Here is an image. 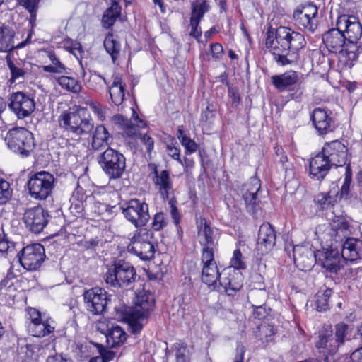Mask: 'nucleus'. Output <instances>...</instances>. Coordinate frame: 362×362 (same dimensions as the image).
I'll use <instances>...</instances> for the list:
<instances>
[{"label":"nucleus","mask_w":362,"mask_h":362,"mask_svg":"<svg viewBox=\"0 0 362 362\" xmlns=\"http://www.w3.org/2000/svg\"><path fill=\"white\" fill-rule=\"evenodd\" d=\"M267 293L262 290L252 291L248 296L249 302L253 308L257 305H264L266 302Z\"/></svg>","instance_id":"864d4df0"},{"label":"nucleus","mask_w":362,"mask_h":362,"mask_svg":"<svg viewBox=\"0 0 362 362\" xmlns=\"http://www.w3.org/2000/svg\"><path fill=\"white\" fill-rule=\"evenodd\" d=\"M136 124H132L130 121L129 122V124L126 125V127L123 129L124 133L129 137H138L139 138V128H143L146 126V123L144 120L139 118L138 116H136L134 118Z\"/></svg>","instance_id":"8fccbe9b"},{"label":"nucleus","mask_w":362,"mask_h":362,"mask_svg":"<svg viewBox=\"0 0 362 362\" xmlns=\"http://www.w3.org/2000/svg\"><path fill=\"white\" fill-rule=\"evenodd\" d=\"M322 41L327 49L332 53L339 54V63L342 68L351 69L356 61L342 62L341 54L346 51L347 43L346 37L341 31L336 26L335 28H331L322 35Z\"/></svg>","instance_id":"1a4fd4ad"},{"label":"nucleus","mask_w":362,"mask_h":362,"mask_svg":"<svg viewBox=\"0 0 362 362\" xmlns=\"http://www.w3.org/2000/svg\"><path fill=\"white\" fill-rule=\"evenodd\" d=\"M49 215L47 210L37 205L26 209L23 214L25 228L34 233H41L49 222Z\"/></svg>","instance_id":"4468645a"},{"label":"nucleus","mask_w":362,"mask_h":362,"mask_svg":"<svg viewBox=\"0 0 362 362\" xmlns=\"http://www.w3.org/2000/svg\"><path fill=\"white\" fill-rule=\"evenodd\" d=\"M7 66L10 71L11 77L8 81L11 84L16 82H23L29 73L28 64L22 60H6Z\"/></svg>","instance_id":"c756f323"},{"label":"nucleus","mask_w":362,"mask_h":362,"mask_svg":"<svg viewBox=\"0 0 362 362\" xmlns=\"http://www.w3.org/2000/svg\"><path fill=\"white\" fill-rule=\"evenodd\" d=\"M294 262L302 270L310 269L313 263V252L307 248L296 246L293 247Z\"/></svg>","instance_id":"2f4dec72"},{"label":"nucleus","mask_w":362,"mask_h":362,"mask_svg":"<svg viewBox=\"0 0 362 362\" xmlns=\"http://www.w3.org/2000/svg\"><path fill=\"white\" fill-rule=\"evenodd\" d=\"M153 295L146 291H141L136 293L134 299V307L131 311V320L144 319L148 316L154 307Z\"/></svg>","instance_id":"4be33fe9"},{"label":"nucleus","mask_w":362,"mask_h":362,"mask_svg":"<svg viewBox=\"0 0 362 362\" xmlns=\"http://www.w3.org/2000/svg\"><path fill=\"white\" fill-rule=\"evenodd\" d=\"M243 281L244 277L240 271L226 268L221 272L216 289L226 293L228 296H234L242 288Z\"/></svg>","instance_id":"2eb2a0df"},{"label":"nucleus","mask_w":362,"mask_h":362,"mask_svg":"<svg viewBox=\"0 0 362 362\" xmlns=\"http://www.w3.org/2000/svg\"><path fill=\"white\" fill-rule=\"evenodd\" d=\"M5 141L10 150L22 158L30 156L36 147L33 134L25 127L9 129Z\"/></svg>","instance_id":"20e7f679"},{"label":"nucleus","mask_w":362,"mask_h":362,"mask_svg":"<svg viewBox=\"0 0 362 362\" xmlns=\"http://www.w3.org/2000/svg\"><path fill=\"white\" fill-rule=\"evenodd\" d=\"M86 104L89 106L100 121H104L105 119L107 112L109 110L107 107L92 100H87Z\"/></svg>","instance_id":"5fc2aeb1"},{"label":"nucleus","mask_w":362,"mask_h":362,"mask_svg":"<svg viewBox=\"0 0 362 362\" xmlns=\"http://www.w3.org/2000/svg\"><path fill=\"white\" fill-rule=\"evenodd\" d=\"M352 182V173L351 170L350 165L349 164L346 167V172L344 174V178L343 184L341 185L340 191L339 190V199H347L350 192V186Z\"/></svg>","instance_id":"09e8293b"},{"label":"nucleus","mask_w":362,"mask_h":362,"mask_svg":"<svg viewBox=\"0 0 362 362\" xmlns=\"http://www.w3.org/2000/svg\"><path fill=\"white\" fill-rule=\"evenodd\" d=\"M322 266L330 273H337L344 266V259L337 250L330 249L322 252L320 257Z\"/></svg>","instance_id":"bb28decb"},{"label":"nucleus","mask_w":362,"mask_h":362,"mask_svg":"<svg viewBox=\"0 0 362 362\" xmlns=\"http://www.w3.org/2000/svg\"><path fill=\"white\" fill-rule=\"evenodd\" d=\"M181 144L185 147L186 153L189 154L194 153L198 148L197 144L189 136H184Z\"/></svg>","instance_id":"0e129e2a"},{"label":"nucleus","mask_w":362,"mask_h":362,"mask_svg":"<svg viewBox=\"0 0 362 362\" xmlns=\"http://www.w3.org/2000/svg\"><path fill=\"white\" fill-rule=\"evenodd\" d=\"M53 322L49 320H42L37 322H29L28 325V332L33 337H45L54 330Z\"/></svg>","instance_id":"f704fd0d"},{"label":"nucleus","mask_w":362,"mask_h":362,"mask_svg":"<svg viewBox=\"0 0 362 362\" xmlns=\"http://www.w3.org/2000/svg\"><path fill=\"white\" fill-rule=\"evenodd\" d=\"M173 351L176 362H189V352L187 346L183 343H175L173 346Z\"/></svg>","instance_id":"3c124183"},{"label":"nucleus","mask_w":362,"mask_h":362,"mask_svg":"<svg viewBox=\"0 0 362 362\" xmlns=\"http://www.w3.org/2000/svg\"><path fill=\"white\" fill-rule=\"evenodd\" d=\"M59 126L75 136L89 134L94 128V122L86 108L77 107L62 112L58 117Z\"/></svg>","instance_id":"7ed1b4c3"},{"label":"nucleus","mask_w":362,"mask_h":362,"mask_svg":"<svg viewBox=\"0 0 362 362\" xmlns=\"http://www.w3.org/2000/svg\"><path fill=\"white\" fill-rule=\"evenodd\" d=\"M54 348V344L47 340L39 343L27 344L25 346L26 355L30 358L37 360L40 356L49 354Z\"/></svg>","instance_id":"473e14b6"},{"label":"nucleus","mask_w":362,"mask_h":362,"mask_svg":"<svg viewBox=\"0 0 362 362\" xmlns=\"http://www.w3.org/2000/svg\"><path fill=\"white\" fill-rule=\"evenodd\" d=\"M336 26L346 37V51L341 54L342 62L357 61L359 54L362 52V24L358 16L354 15H341L336 21Z\"/></svg>","instance_id":"f03ea898"},{"label":"nucleus","mask_w":362,"mask_h":362,"mask_svg":"<svg viewBox=\"0 0 362 362\" xmlns=\"http://www.w3.org/2000/svg\"><path fill=\"white\" fill-rule=\"evenodd\" d=\"M136 276V269L129 262L119 260L107 269L105 281L112 287L124 288L132 286Z\"/></svg>","instance_id":"39448f33"},{"label":"nucleus","mask_w":362,"mask_h":362,"mask_svg":"<svg viewBox=\"0 0 362 362\" xmlns=\"http://www.w3.org/2000/svg\"><path fill=\"white\" fill-rule=\"evenodd\" d=\"M97 161L110 180L120 178L126 168V158L118 151L108 147L97 157Z\"/></svg>","instance_id":"423d86ee"},{"label":"nucleus","mask_w":362,"mask_h":362,"mask_svg":"<svg viewBox=\"0 0 362 362\" xmlns=\"http://www.w3.org/2000/svg\"><path fill=\"white\" fill-rule=\"evenodd\" d=\"M120 7L118 4H112L105 11L102 18V23L105 28H110L120 14Z\"/></svg>","instance_id":"a19ab883"},{"label":"nucleus","mask_w":362,"mask_h":362,"mask_svg":"<svg viewBox=\"0 0 362 362\" xmlns=\"http://www.w3.org/2000/svg\"><path fill=\"white\" fill-rule=\"evenodd\" d=\"M318 8L313 4H307L298 7L293 12V18L295 23L311 33L318 26Z\"/></svg>","instance_id":"dca6fc26"},{"label":"nucleus","mask_w":362,"mask_h":362,"mask_svg":"<svg viewBox=\"0 0 362 362\" xmlns=\"http://www.w3.org/2000/svg\"><path fill=\"white\" fill-rule=\"evenodd\" d=\"M115 207V206H111L105 203L95 201L90 206V211L93 214V216L96 218L106 214L108 215L111 214Z\"/></svg>","instance_id":"de8ad7c7"},{"label":"nucleus","mask_w":362,"mask_h":362,"mask_svg":"<svg viewBox=\"0 0 362 362\" xmlns=\"http://www.w3.org/2000/svg\"><path fill=\"white\" fill-rule=\"evenodd\" d=\"M112 143V137L103 125L96 126L92 136L91 146L94 150H100L109 146Z\"/></svg>","instance_id":"72a5a7b5"},{"label":"nucleus","mask_w":362,"mask_h":362,"mask_svg":"<svg viewBox=\"0 0 362 362\" xmlns=\"http://www.w3.org/2000/svg\"><path fill=\"white\" fill-rule=\"evenodd\" d=\"M45 362H71V361L63 356L62 354H54L47 356Z\"/></svg>","instance_id":"774afa93"},{"label":"nucleus","mask_w":362,"mask_h":362,"mask_svg":"<svg viewBox=\"0 0 362 362\" xmlns=\"http://www.w3.org/2000/svg\"><path fill=\"white\" fill-rule=\"evenodd\" d=\"M318 352L324 356V361L328 362V356H333L340 348L334 337L330 325H324L319 331L318 339L315 342Z\"/></svg>","instance_id":"a211bd4d"},{"label":"nucleus","mask_w":362,"mask_h":362,"mask_svg":"<svg viewBox=\"0 0 362 362\" xmlns=\"http://www.w3.org/2000/svg\"><path fill=\"white\" fill-rule=\"evenodd\" d=\"M210 6L206 0H196L191 4L190 18L201 21L204 14L209 11Z\"/></svg>","instance_id":"79ce46f5"},{"label":"nucleus","mask_w":362,"mask_h":362,"mask_svg":"<svg viewBox=\"0 0 362 362\" xmlns=\"http://www.w3.org/2000/svg\"><path fill=\"white\" fill-rule=\"evenodd\" d=\"M127 338L125 331L118 325H112L110 329L106 333V341L112 348L121 346Z\"/></svg>","instance_id":"e433bc0d"},{"label":"nucleus","mask_w":362,"mask_h":362,"mask_svg":"<svg viewBox=\"0 0 362 362\" xmlns=\"http://www.w3.org/2000/svg\"><path fill=\"white\" fill-rule=\"evenodd\" d=\"M349 327L345 323H338L334 326V332L333 331L335 341L341 347L346 341L350 340Z\"/></svg>","instance_id":"c03bdc74"},{"label":"nucleus","mask_w":362,"mask_h":362,"mask_svg":"<svg viewBox=\"0 0 362 362\" xmlns=\"http://www.w3.org/2000/svg\"><path fill=\"white\" fill-rule=\"evenodd\" d=\"M17 256L24 269L30 271L36 270L45 260V248L40 243L28 245L17 253Z\"/></svg>","instance_id":"ddd939ff"},{"label":"nucleus","mask_w":362,"mask_h":362,"mask_svg":"<svg viewBox=\"0 0 362 362\" xmlns=\"http://www.w3.org/2000/svg\"><path fill=\"white\" fill-rule=\"evenodd\" d=\"M8 107L18 119H23L35 111V102L30 95L16 91L10 95Z\"/></svg>","instance_id":"9b49d317"},{"label":"nucleus","mask_w":362,"mask_h":362,"mask_svg":"<svg viewBox=\"0 0 362 362\" xmlns=\"http://www.w3.org/2000/svg\"><path fill=\"white\" fill-rule=\"evenodd\" d=\"M83 296L86 310L93 315H101L105 311L111 296L105 289L94 287L86 290Z\"/></svg>","instance_id":"f8f14e48"},{"label":"nucleus","mask_w":362,"mask_h":362,"mask_svg":"<svg viewBox=\"0 0 362 362\" xmlns=\"http://www.w3.org/2000/svg\"><path fill=\"white\" fill-rule=\"evenodd\" d=\"M176 202H177L175 198H169L168 204L170 207V214L172 218L173 219L174 223L177 225L180 221V215L176 206Z\"/></svg>","instance_id":"69168bd1"},{"label":"nucleus","mask_w":362,"mask_h":362,"mask_svg":"<svg viewBox=\"0 0 362 362\" xmlns=\"http://www.w3.org/2000/svg\"><path fill=\"white\" fill-rule=\"evenodd\" d=\"M30 32L25 40L16 42L14 31L8 26L0 25V52H7L13 49H21L30 42Z\"/></svg>","instance_id":"b1692460"},{"label":"nucleus","mask_w":362,"mask_h":362,"mask_svg":"<svg viewBox=\"0 0 362 362\" xmlns=\"http://www.w3.org/2000/svg\"><path fill=\"white\" fill-rule=\"evenodd\" d=\"M339 197V188L333 187L327 193H320L317 195V202L322 206L333 205Z\"/></svg>","instance_id":"49530a36"},{"label":"nucleus","mask_w":362,"mask_h":362,"mask_svg":"<svg viewBox=\"0 0 362 362\" xmlns=\"http://www.w3.org/2000/svg\"><path fill=\"white\" fill-rule=\"evenodd\" d=\"M332 291L326 289L323 293H317L316 295V308L318 311H325L329 308V300Z\"/></svg>","instance_id":"603ef678"},{"label":"nucleus","mask_w":362,"mask_h":362,"mask_svg":"<svg viewBox=\"0 0 362 362\" xmlns=\"http://www.w3.org/2000/svg\"><path fill=\"white\" fill-rule=\"evenodd\" d=\"M149 166L153 169V182L156 189L163 200L169 199L170 195L173 192V181L169 171L166 170L158 171L155 164H150Z\"/></svg>","instance_id":"5701e85b"},{"label":"nucleus","mask_w":362,"mask_h":362,"mask_svg":"<svg viewBox=\"0 0 362 362\" xmlns=\"http://www.w3.org/2000/svg\"><path fill=\"white\" fill-rule=\"evenodd\" d=\"M331 236L335 242H343L344 239L349 238L350 226L347 221L337 220L331 224Z\"/></svg>","instance_id":"4c0bfd02"},{"label":"nucleus","mask_w":362,"mask_h":362,"mask_svg":"<svg viewBox=\"0 0 362 362\" xmlns=\"http://www.w3.org/2000/svg\"><path fill=\"white\" fill-rule=\"evenodd\" d=\"M230 266L228 268L235 269L238 271L245 269L247 266L245 262L242 252L240 249H235L233 251V257L230 262Z\"/></svg>","instance_id":"13d9d810"},{"label":"nucleus","mask_w":362,"mask_h":362,"mask_svg":"<svg viewBox=\"0 0 362 362\" xmlns=\"http://www.w3.org/2000/svg\"><path fill=\"white\" fill-rule=\"evenodd\" d=\"M141 143L146 146V151L148 154L151 153L154 148V141L153 138H151L148 134H139V138Z\"/></svg>","instance_id":"338daca9"},{"label":"nucleus","mask_w":362,"mask_h":362,"mask_svg":"<svg viewBox=\"0 0 362 362\" xmlns=\"http://www.w3.org/2000/svg\"><path fill=\"white\" fill-rule=\"evenodd\" d=\"M152 237V233L146 228L137 229L130 238L127 251L144 261L153 259L156 250L151 240Z\"/></svg>","instance_id":"0eeeda50"},{"label":"nucleus","mask_w":362,"mask_h":362,"mask_svg":"<svg viewBox=\"0 0 362 362\" xmlns=\"http://www.w3.org/2000/svg\"><path fill=\"white\" fill-rule=\"evenodd\" d=\"M19 5L24 7L30 14V23L36 21V14L38 8L37 0H18Z\"/></svg>","instance_id":"4d7b16f0"},{"label":"nucleus","mask_w":362,"mask_h":362,"mask_svg":"<svg viewBox=\"0 0 362 362\" xmlns=\"http://www.w3.org/2000/svg\"><path fill=\"white\" fill-rule=\"evenodd\" d=\"M261 182L255 177H251L249 181L244 183L239 189L240 194L245 201L247 210L253 214L259 202V192Z\"/></svg>","instance_id":"6ab92c4d"},{"label":"nucleus","mask_w":362,"mask_h":362,"mask_svg":"<svg viewBox=\"0 0 362 362\" xmlns=\"http://www.w3.org/2000/svg\"><path fill=\"white\" fill-rule=\"evenodd\" d=\"M125 83H122V78L119 76L114 77L112 85L109 87V94L112 102L115 105L122 104L125 98Z\"/></svg>","instance_id":"c9c22d12"},{"label":"nucleus","mask_w":362,"mask_h":362,"mask_svg":"<svg viewBox=\"0 0 362 362\" xmlns=\"http://www.w3.org/2000/svg\"><path fill=\"white\" fill-rule=\"evenodd\" d=\"M200 21L190 18V23L189 25V28L190 29L189 35L197 40L199 41V38L202 36V28L199 25Z\"/></svg>","instance_id":"680f3d73"},{"label":"nucleus","mask_w":362,"mask_h":362,"mask_svg":"<svg viewBox=\"0 0 362 362\" xmlns=\"http://www.w3.org/2000/svg\"><path fill=\"white\" fill-rule=\"evenodd\" d=\"M82 191L83 189L81 188L76 189V191L73 192L72 197L70 199V210L75 216L81 214L85 208L84 201L86 197Z\"/></svg>","instance_id":"ea45409f"},{"label":"nucleus","mask_w":362,"mask_h":362,"mask_svg":"<svg viewBox=\"0 0 362 362\" xmlns=\"http://www.w3.org/2000/svg\"><path fill=\"white\" fill-rule=\"evenodd\" d=\"M167 225V221L165 216L163 213H157L154 216V218L152 223V228L155 230H160Z\"/></svg>","instance_id":"e2e57ef3"},{"label":"nucleus","mask_w":362,"mask_h":362,"mask_svg":"<svg viewBox=\"0 0 362 362\" xmlns=\"http://www.w3.org/2000/svg\"><path fill=\"white\" fill-rule=\"evenodd\" d=\"M298 80V73L293 70L287 71L281 74L272 76L271 78L272 83L280 92L285 91L290 86L296 84Z\"/></svg>","instance_id":"7c9ffc66"},{"label":"nucleus","mask_w":362,"mask_h":362,"mask_svg":"<svg viewBox=\"0 0 362 362\" xmlns=\"http://www.w3.org/2000/svg\"><path fill=\"white\" fill-rule=\"evenodd\" d=\"M103 45L105 50L111 56L112 61L115 62L119 55V42L115 39L112 34H108L104 40Z\"/></svg>","instance_id":"37998d69"},{"label":"nucleus","mask_w":362,"mask_h":362,"mask_svg":"<svg viewBox=\"0 0 362 362\" xmlns=\"http://www.w3.org/2000/svg\"><path fill=\"white\" fill-rule=\"evenodd\" d=\"M88 84L90 88L96 90L107 85V82L103 76L95 72L90 74Z\"/></svg>","instance_id":"bf43d9fd"},{"label":"nucleus","mask_w":362,"mask_h":362,"mask_svg":"<svg viewBox=\"0 0 362 362\" xmlns=\"http://www.w3.org/2000/svg\"><path fill=\"white\" fill-rule=\"evenodd\" d=\"M306 45L304 35L288 27H279L275 31L268 30L265 46L274 56L277 64H291L299 58V51Z\"/></svg>","instance_id":"f257e3e1"},{"label":"nucleus","mask_w":362,"mask_h":362,"mask_svg":"<svg viewBox=\"0 0 362 362\" xmlns=\"http://www.w3.org/2000/svg\"><path fill=\"white\" fill-rule=\"evenodd\" d=\"M54 182L55 178L52 173L45 170L37 172L28 181L29 194L35 199L45 200L52 194Z\"/></svg>","instance_id":"6e6552de"},{"label":"nucleus","mask_w":362,"mask_h":362,"mask_svg":"<svg viewBox=\"0 0 362 362\" xmlns=\"http://www.w3.org/2000/svg\"><path fill=\"white\" fill-rule=\"evenodd\" d=\"M276 233L272 226L269 223L262 224L259 229L257 238L258 249L262 252H267L275 245Z\"/></svg>","instance_id":"c85d7f7f"},{"label":"nucleus","mask_w":362,"mask_h":362,"mask_svg":"<svg viewBox=\"0 0 362 362\" xmlns=\"http://www.w3.org/2000/svg\"><path fill=\"white\" fill-rule=\"evenodd\" d=\"M260 339L264 341H269L273 339L275 334L274 327L270 325H264L259 327Z\"/></svg>","instance_id":"052dcab7"},{"label":"nucleus","mask_w":362,"mask_h":362,"mask_svg":"<svg viewBox=\"0 0 362 362\" xmlns=\"http://www.w3.org/2000/svg\"><path fill=\"white\" fill-rule=\"evenodd\" d=\"M332 167V165L321 151L310 160V175L315 180H322L326 176Z\"/></svg>","instance_id":"a878e982"},{"label":"nucleus","mask_w":362,"mask_h":362,"mask_svg":"<svg viewBox=\"0 0 362 362\" xmlns=\"http://www.w3.org/2000/svg\"><path fill=\"white\" fill-rule=\"evenodd\" d=\"M331 112L322 108H315L310 115L313 124L319 134L324 135L333 130L334 121Z\"/></svg>","instance_id":"393cba45"},{"label":"nucleus","mask_w":362,"mask_h":362,"mask_svg":"<svg viewBox=\"0 0 362 362\" xmlns=\"http://www.w3.org/2000/svg\"><path fill=\"white\" fill-rule=\"evenodd\" d=\"M322 152L332 166H343L349 160L347 146L338 140L327 142Z\"/></svg>","instance_id":"412c9836"},{"label":"nucleus","mask_w":362,"mask_h":362,"mask_svg":"<svg viewBox=\"0 0 362 362\" xmlns=\"http://www.w3.org/2000/svg\"><path fill=\"white\" fill-rule=\"evenodd\" d=\"M201 262L202 264V281L209 287L213 286L214 289H216L218 286L216 281H219L221 272H218L214 254L206 250L202 254Z\"/></svg>","instance_id":"aec40b11"},{"label":"nucleus","mask_w":362,"mask_h":362,"mask_svg":"<svg viewBox=\"0 0 362 362\" xmlns=\"http://www.w3.org/2000/svg\"><path fill=\"white\" fill-rule=\"evenodd\" d=\"M57 82L62 88L74 93H78L81 90L80 83L73 77L62 76L58 78Z\"/></svg>","instance_id":"a18cd8bd"},{"label":"nucleus","mask_w":362,"mask_h":362,"mask_svg":"<svg viewBox=\"0 0 362 362\" xmlns=\"http://www.w3.org/2000/svg\"><path fill=\"white\" fill-rule=\"evenodd\" d=\"M47 57L51 62V64L42 66V70L48 73L68 74L65 65L57 57L53 51L47 52Z\"/></svg>","instance_id":"58836bf2"},{"label":"nucleus","mask_w":362,"mask_h":362,"mask_svg":"<svg viewBox=\"0 0 362 362\" xmlns=\"http://www.w3.org/2000/svg\"><path fill=\"white\" fill-rule=\"evenodd\" d=\"M12 192L9 182L0 177V205L5 204L10 200Z\"/></svg>","instance_id":"6e6d98bb"},{"label":"nucleus","mask_w":362,"mask_h":362,"mask_svg":"<svg viewBox=\"0 0 362 362\" xmlns=\"http://www.w3.org/2000/svg\"><path fill=\"white\" fill-rule=\"evenodd\" d=\"M197 228L199 243L202 247V253L208 250L214 254L218 230L215 227H211L203 217L197 218Z\"/></svg>","instance_id":"f3484780"},{"label":"nucleus","mask_w":362,"mask_h":362,"mask_svg":"<svg viewBox=\"0 0 362 362\" xmlns=\"http://www.w3.org/2000/svg\"><path fill=\"white\" fill-rule=\"evenodd\" d=\"M341 255L345 261L360 259L362 257V240L347 238L343 243Z\"/></svg>","instance_id":"cd10ccee"},{"label":"nucleus","mask_w":362,"mask_h":362,"mask_svg":"<svg viewBox=\"0 0 362 362\" xmlns=\"http://www.w3.org/2000/svg\"><path fill=\"white\" fill-rule=\"evenodd\" d=\"M121 209L124 217L136 228L146 226L150 219L148 205L138 199H130Z\"/></svg>","instance_id":"9d476101"}]
</instances>
